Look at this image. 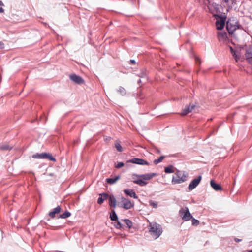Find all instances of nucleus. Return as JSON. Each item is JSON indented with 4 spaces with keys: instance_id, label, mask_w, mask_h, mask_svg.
Instances as JSON below:
<instances>
[{
    "instance_id": "nucleus-7",
    "label": "nucleus",
    "mask_w": 252,
    "mask_h": 252,
    "mask_svg": "<svg viewBox=\"0 0 252 252\" xmlns=\"http://www.w3.org/2000/svg\"><path fill=\"white\" fill-rule=\"evenodd\" d=\"M120 206L126 210H128L133 207L134 203L128 199L122 197L120 203Z\"/></svg>"
},
{
    "instance_id": "nucleus-14",
    "label": "nucleus",
    "mask_w": 252,
    "mask_h": 252,
    "mask_svg": "<svg viewBox=\"0 0 252 252\" xmlns=\"http://www.w3.org/2000/svg\"><path fill=\"white\" fill-rule=\"evenodd\" d=\"M195 107L194 105H189V106H186L181 113V115L185 116L187 115L188 113L191 112Z\"/></svg>"
},
{
    "instance_id": "nucleus-20",
    "label": "nucleus",
    "mask_w": 252,
    "mask_h": 252,
    "mask_svg": "<svg viewBox=\"0 0 252 252\" xmlns=\"http://www.w3.org/2000/svg\"><path fill=\"white\" fill-rule=\"evenodd\" d=\"M227 34L225 32H218V39L220 41H224L227 39Z\"/></svg>"
},
{
    "instance_id": "nucleus-4",
    "label": "nucleus",
    "mask_w": 252,
    "mask_h": 252,
    "mask_svg": "<svg viewBox=\"0 0 252 252\" xmlns=\"http://www.w3.org/2000/svg\"><path fill=\"white\" fill-rule=\"evenodd\" d=\"M34 158L48 159L51 161H56V159L51 154L47 153H36L32 156Z\"/></svg>"
},
{
    "instance_id": "nucleus-11",
    "label": "nucleus",
    "mask_w": 252,
    "mask_h": 252,
    "mask_svg": "<svg viewBox=\"0 0 252 252\" xmlns=\"http://www.w3.org/2000/svg\"><path fill=\"white\" fill-rule=\"evenodd\" d=\"M208 8L212 13H217L219 9V5L214 2H209Z\"/></svg>"
},
{
    "instance_id": "nucleus-38",
    "label": "nucleus",
    "mask_w": 252,
    "mask_h": 252,
    "mask_svg": "<svg viewBox=\"0 0 252 252\" xmlns=\"http://www.w3.org/2000/svg\"><path fill=\"white\" fill-rule=\"evenodd\" d=\"M4 48V44L0 41V49H2Z\"/></svg>"
},
{
    "instance_id": "nucleus-22",
    "label": "nucleus",
    "mask_w": 252,
    "mask_h": 252,
    "mask_svg": "<svg viewBox=\"0 0 252 252\" xmlns=\"http://www.w3.org/2000/svg\"><path fill=\"white\" fill-rule=\"evenodd\" d=\"M165 172L166 173H177V171L176 168H175L173 166L170 165L168 167L165 168Z\"/></svg>"
},
{
    "instance_id": "nucleus-12",
    "label": "nucleus",
    "mask_w": 252,
    "mask_h": 252,
    "mask_svg": "<svg viewBox=\"0 0 252 252\" xmlns=\"http://www.w3.org/2000/svg\"><path fill=\"white\" fill-rule=\"evenodd\" d=\"M230 49L231 53L235 58L236 62H238L240 59V54L239 51L238 50H235L232 47H230Z\"/></svg>"
},
{
    "instance_id": "nucleus-16",
    "label": "nucleus",
    "mask_w": 252,
    "mask_h": 252,
    "mask_svg": "<svg viewBox=\"0 0 252 252\" xmlns=\"http://www.w3.org/2000/svg\"><path fill=\"white\" fill-rule=\"evenodd\" d=\"M61 211V207L60 206H58L51 211L49 213V216L52 218H54L55 217L56 214H59Z\"/></svg>"
},
{
    "instance_id": "nucleus-24",
    "label": "nucleus",
    "mask_w": 252,
    "mask_h": 252,
    "mask_svg": "<svg viewBox=\"0 0 252 252\" xmlns=\"http://www.w3.org/2000/svg\"><path fill=\"white\" fill-rule=\"evenodd\" d=\"M110 218L112 220H118L117 215L114 210H112L110 213Z\"/></svg>"
},
{
    "instance_id": "nucleus-25",
    "label": "nucleus",
    "mask_w": 252,
    "mask_h": 252,
    "mask_svg": "<svg viewBox=\"0 0 252 252\" xmlns=\"http://www.w3.org/2000/svg\"><path fill=\"white\" fill-rule=\"evenodd\" d=\"M70 216L71 213L69 212L66 211L64 213L61 214L59 216V218L62 219H65L69 217Z\"/></svg>"
},
{
    "instance_id": "nucleus-23",
    "label": "nucleus",
    "mask_w": 252,
    "mask_h": 252,
    "mask_svg": "<svg viewBox=\"0 0 252 252\" xmlns=\"http://www.w3.org/2000/svg\"><path fill=\"white\" fill-rule=\"evenodd\" d=\"M119 179H120V176H116V177H113V178H107L106 179V181L110 184H114Z\"/></svg>"
},
{
    "instance_id": "nucleus-15",
    "label": "nucleus",
    "mask_w": 252,
    "mask_h": 252,
    "mask_svg": "<svg viewBox=\"0 0 252 252\" xmlns=\"http://www.w3.org/2000/svg\"><path fill=\"white\" fill-rule=\"evenodd\" d=\"M225 25V20L221 18L218 20L216 22V28L218 30H221L223 28Z\"/></svg>"
},
{
    "instance_id": "nucleus-36",
    "label": "nucleus",
    "mask_w": 252,
    "mask_h": 252,
    "mask_svg": "<svg viewBox=\"0 0 252 252\" xmlns=\"http://www.w3.org/2000/svg\"><path fill=\"white\" fill-rule=\"evenodd\" d=\"M234 1V0H225V1L228 3L229 4H230V3L232 4Z\"/></svg>"
},
{
    "instance_id": "nucleus-41",
    "label": "nucleus",
    "mask_w": 252,
    "mask_h": 252,
    "mask_svg": "<svg viewBox=\"0 0 252 252\" xmlns=\"http://www.w3.org/2000/svg\"><path fill=\"white\" fill-rule=\"evenodd\" d=\"M140 82H141V80H140V79H139V80L138 81V83H140Z\"/></svg>"
},
{
    "instance_id": "nucleus-5",
    "label": "nucleus",
    "mask_w": 252,
    "mask_h": 252,
    "mask_svg": "<svg viewBox=\"0 0 252 252\" xmlns=\"http://www.w3.org/2000/svg\"><path fill=\"white\" fill-rule=\"evenodd\" d=\"M179 213L182 219L185 221L189 220L192 218V215L190 213L189 210L187 207L182 208L180 210Z\"/></svg>"
},
{
    "instance_id": "nucleus-33",
    "label": "nucleus",
    "mask_w": 252,
    "mask_h": 252,
    "mask_svg": "<svg viewBox=\"0 0 252 252\" xmlns=\"http://www.w3.org/2000/svg\"><path fill=\"white\" fill-rule=\"evenodd\" d=\"M124 163L122 162H118L115 166V167L117 168H121L124 166Z\"/></svg>"
},
{
    "instance_id": "nucleus-2",
    "label": "nucleus",
    "mask_w": 252,
    "mask_h": 252,
    "mask_svg": "<svg viewBox=\"0 0 252 252\" xmlns=\"http://www.w3.org/2000/svg\"><path fill=\"white\" fill-rule=\"evenodd\" d=\"M149 227V232L151 235L155 239L158 238L162 234V228L159 224L156 222H151Z\"/></svg>"
},
{
    "instance_id": "nucleus-28",
    "label": "nucleus",
    "mask_w": 252,
    "mask_h": 252,
    "mask_svg": "<svg viewBox=\"0 0 252 252\" xmlns=\"http://www.w3.org/2000/svg\"><path fill=\"white\" fill-rule=\"evenodd\" d=\"M123 220L125 222V224L127 226V227L129 228L132 227V222L129 219H124Z\"/></svg>"
},
{
    "instance_id": "nucleus-6",
    "label": "nucleus",
    "mask_w": 252,
    "mask_h": 252,
    "mask_svg": "<svg viewBox=\"0 0 252 252\" xmlns=\"http://www.w3.org/2000/svg\"><path fill=\"white\" fill-rule=\"evenodd\" d=\"M187 179L185 174H173L172 179L173 184H181L185 182Z\"/></svg>"
},
{
    "instance_id": "nucleus-17",
    "label": "nucleus",
    "mask_w": 252,
    "mask_h": 252,
    "mask_svg": "<svg viewBox=\"0 0 252 252\" xmlns=\"http://www.w3.org/2000/svg\"><path fill=\"white\" fill-rule=\"evenodd\" d=\"M124 192L126 195L129 196L131 197H133L135 199L138 198L137 195L136 194L135 191L132 189H124Z\"/></svg>"
},
{
    "instance_id": "nucleus-9",
    "label": "nucleus",
    "mask_w": 252,
    "mask_h": 252,
    "mask_svg": "<svg viewBox=\"0 0 252 252\" xmlns=\"http://www.w3.org/2000/svg\"><path fill=\"white\" fill-rule=\"evenodd\" d=\"M69 78L71 81L74 82L75 83L79 85L83 84L84 82V81L82 77L75 74L70 75Z\"/></svg>"
},
{
    "instance_id": "nucleus-19",
    "label": "nucleus",
    "mask_w": 252,
    "mask_h": 252,
    "mask_svg": "<svg viewBox=\"0 0 252 252\" xmlns=\"http://www.w3.org/2000/svg\"><path fill=\"white\" fill-rule=\"evenodd\" d=\"M100 197L98 198L97 203L99 204H101L103 201L106 200L108 197V195L105 193H101L99 194Z\"/></svg>"
},
{
    "instance_id": "nucleus-13",
    "label": "nucleus",
    "mask_w": 252,
    "mask_h": 252,
    "mask_svg": "<svg viewBox=\"0 0 252 252\" xmlns=\"http://www.w3.org/2000/svg\"><path fill=\"white\" fill-rule=\"evenodd\" d=\"M245 56L247 62L252 65V47L247 50Z\"/></svg>"
},
{
    "instance_id": "nucleus-39",
    "label": "nucleus",
    "mask_w": 252,
    "mask_h": 252,
    "mask_svg": "<svg viewBox=\"0 0 252 252\" xmlns=\"http://www.w3.org/2000/svg\"><path fill=\"white\" fill-rule=\"evenodd\" d=\"M130 62L132 64H135V61L134 60H130Z\"/></svg>"
},
{
    "instance_id": "nucleus-27",
    "label": "nucleus",
    "mask_w": 252,
    "mask_h": 252,
    "mask_svg": "<svg viewBox=\"0 0 252 252\" xmlns=\"http://www.w3.org/2000/svg\"><path fill=\"white\" fill-rule=\"evenodd\" d=\"M12 147H10L7 144H2L0 145V149L1 150H9L11 149Z\"/></svg>"
},
{
    "instance_id": "nucleus-29",
    "label": "nucleus",
    "mask_w": 252,
    "mask_h": 252,
    "mask_svg": "<svg viewBox=\"0 0 252 252\" xmlns=\"http://www.w3.org/2000/svg\"><path fill=\"white\" fill-rule=\"evenodd\" d=\"M115 147L118 151L121 152L123 151V148L119 143H115Z\"/></svg>"
},
{
    "instance_id": "nucleus-8",
    "label": "nucleus",
    "mask_w": 252,
    "mask_h": 252,
    "mask_svg": "<svg viewBox=\"0 0 252 252\" xmlns=\"http://www.w3.org/2000/svg\"><path fill=\"white\" fill-rule=\"evenodd\" d=\"M202 179L201 176H198L196 178L194 179L189 184L188 189L189 190H191L195 188L199 184Z\"/></svg>"
},
{
    "instance_id": "nucleus-35",
    "label": "nucleus",
    "mask_w": 252,
    "mask_h": 252,
    "mask_svg": "<svg viewBox=\"0 0 252 252\" xmlns=\"http://www.w3.org/2000/svg\"><path fill=\"white\" fill-rule=\"evenodd\" d=\"M3 6V3L1 1H0V6ZM4 12V9L1 7H0V13H3Z\"/></svg>"
},
{
    "instance_id": "nucleus-1",
    "label": "nucleus",
    "mask_w": 252,
    "mask_h": 252,
    "mask_svg": "<svg viewBox=\"0 0 252 252\" xmlns=\"http://www.w3.org/2000/svg\"><path fill=\"white\" fill-rule=\"evenodd\" d=\"M155 174H133L132 178L133 182L141 186H145L148 181L152 179Z\"/></svg>"
},
{
    "instance_id": "nucleus-32",
    "label": "nucleus",
    "mask_w": 252,
    "mask_h": 252,
    "mask_svg": "<svg viewBox=\"0 0 252 252\" xmlns=\"http://www.w3.org/2000/svg\"><path fill=\"white\" fill-rule=\"evenodd\" d=\"M150 205L155 208H156L158 207V203L156 202L151 201L150 202Z\"/></svg>"
},
{
    "instance_id": "nucleus-34",
    "label": "nucleus",
    "mask_w": 252,
    "mask_h": 252,
    "mask_svg": "<svg viewBox=\"0 0 252 252\" xmlns=\"http://www.w3.org/2000/svg\"><path fill=\"white\" fill-rule=\"evenodd\" d=\"M115 227L116 228L121 229L122 228V224L119 221H118L117 224L115 225Z\"/></svg>"
},
{
    "instance_id": "nucleus-37",
    "label": "nucleus",
    "mask_w": 252,
    "mask_h": 252,
    "mask_svg": "<svg viewBox=\"0 0 252 252\" xmlns=\"http://www.w3.org/2000/svg\"><path fill=\"white\" fill-rule=\"evenodd\" d=\"M195 61H196V63H197L198 62L199 63V64L200 63V60L199 58L195 57Z\"/></svg>"
},
{
    "instance_id": "nucleus-26",
    "label": "nucleus",
    "mask_w": 252,
    "mask_h": 252,
    "mask_svg": "<svg viewBox=\"0 0 252 252\" xmlns=\"http://www.w3.org/2000/svg\"><path fill=\"white\" fill-rule=\"evenodd\" d=\"M117 92L119 93L122 95H124L126 94V91L125 89L123 87H119L117 90Z\"/></svg>"
},
{
    "instance_id": "nucleus-10",
    "label": "nucleus",
    "mask_w": 252,
    "mask_h": 252,
    "mask_svg": "<svg viewBox=\"0 0 252 252\" xmlns=\"http://www.w3.org/2000/svg\"><path fill=\"white\" fill-rule=\"evenodd\" d=\"M127 162L137 164L139 165H148V163L146 160L139 158H133L127 161Z\"/></svg>"
},
{
    "instance_id": "nucleus-40",
    "label": "nucleus",
    "mask_w": 252,
    "mask_h": 252,
    "mask_svg": "<svg viewBox=\"0 0 252 252\" xmlns=\"http://www.w3.org/2000/svg\"><path fill=\"white\" fill-rule=\"evenodd\" d=\"M235 241L237 242H240L241 241V239H238V238H235Z\"/></svg>"
},
{
    "instance_id": "nucleus-3",
    "label": "nucleus",
    "mask_w": 252,
    "mask_h": 252,
    "mask_svg": "<svg viewBox=\"0 0 252 252\" xmlns=\"http://www.w3.org/2000/svg\"><path fill=\"white\" fill-rule=\"evenodd\" d=\"M226 28L228 32L232 37H235L234 32L239 28L238 22L236 19H230L226 24Z\"/></svg>"
},
{
    "instance_id": "nucleus-42",
    "label": "nucleus",
    "mask_w": 252,
    "mask_h": 252,
    "mask_svg": "<svg viewBox=\"0 0 252 252\" xmlns=\"http://www.w3.org/2000/svg\"><path fill=\"white\" fill-rule=\"evenodd\" d=\"M248 252H252V249L248 251Z\"/></svg>"
},
{
    "instance_id": "nucleus-30",
    "label": "nucleus",
    "mask_w": 252,
    "mask_h": 252,
    "mask_svg": "<svg viewBox=\"0 0 252 252\" xmlns=\"http://www.w3.org/2000/svg\"><path fill=\"white\" fill-rule=\"evenodd\" d=\"M164 158L163 156L160 157L158 159H155L154 161V163L156 164H157L162 161Z\"/></svg>"
},
{
    "instance_id": "nucleus-21",
    "label": "nucleus",
    "mask_w": 252,
    "mask_h": 252,
    "mask_svg": "<svg viewBox=\"0 0 252 252\" xmlns=\"http://www.w3.org/2000/svg\"><path fill=\"white\" fill-rule=\"evenodd\" d=\"M109 203L110 206L115 208L116 206V200L114 196H108Z\"/></svg>"
},
{
    "instance_id": "nucleus-31",
    "label": "nucleus",
    "mask_w": 252,
    "mask_h": 252,
    "mask_svg": "<svg viewBox=\"0 0 252 252\" xmlns=\"http://www.w3.org/2000/svg\"><path fill=\"white\" fill-rule=\"evenodd\" d=\"M192 224L193 225H197L199 223V221L194 218H193L192 220Z\"/></svg>"
},
{
    "instance_id": "nucleus-18",
    "label": "nucleus",
    "mask_w": 252,
    "mask_h": 252,
    "mask_svg": "<svg viewBox=\"0 0 252 252\" xmlns=\"http://www.w3.org/2000/svg\"><path fill=\"white\" fill-rule=\"evenodd\" d=\"M210 186L216 191L221 190L222 189L220 185L217 184L214 180H211Z\"/></svg>"
}]
</instances>
